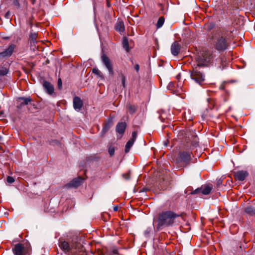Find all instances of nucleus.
Returning a JSON list of instances; mask_svg holds the SVG:
<instances>
[{"label": "nucleus", "instance_id": "25", "mask_svg": "<svg viewBox=\"0 0 255 255\" xmlns=\"http://www.w3.org/2000/svg\"><path fill=\"white\" fill-rule=\"evenodd\" d=\"M245 212L251 215L255 214V209L252 207H248L245 209Z\"/></svg>", "mask_w": 255, "mask_h": 255}, {"label": "nucleus", "instance_id": "6", "mask_svg": "<svg viewBox=\"0 0 255 255\" xmlns=\"http://www.w3.org/2000/svg\"><path fill=\"white\" fill-rule=\"evenodd\" d=\"M192 153L189 151L180 152L178 154L177 162L181 166L187 165L191 159Z\"/></svg>", "mask_w": 255, "mask_h": 255}, {"label": "nucleus", "instance_id": "20", "mask_svg": "<svg viewBox=\"0 0 255 255\" xmlns=\"http://www.w3.org/2000/svg\"><path fill=\"white\" fill-rule=\"evenodd\" d=\"M126 109L129 114L132 115L136 112L137 107L135 105L128 104L126 105Z\"/></svg>", "mask_w": 255, "mask_h": 255}, {"label": "nucleus", "instance_id": "7", "mask_svg": "<svg viewBox=\"0 0 255 255\" xmlns=\"http://www.w3.org/2000/svg\"><path fill=\"white\" fill-rule=\"evenodd\" d=\"M213 58L212 54L210 51H205L198 57V65L199 66L206 65Z\"/></svg>", "mask_w": 255, "mask_h": 255}, {"label": "nucleus", "instance_id": "3", "mask_svg": "<svg viewBox=\"0 0 255 255\" xmlns=\"http://www.w3.org/2000/svg\"><path fill=\"white\" fill-rule=\"evenodd\" d=\"M180 215L171 211H163L159 213L156 221V230L160 231L164 228L173 226L175 220Z\"/></svg>", "mask_w": 255, "mask_h": 255}, {"label": "nucleus", "instance_id": "31", "mask_svg": "<svg viewBox=\"0 0 255 255\" xmlns=\"http://www.w3.org/2000/svg\"><path fill=\"white\" fill-rule=\"evenodd\" d=\"M57 85L59 89H61L62 86V81L61 78H59L58 80Z\"/></svg>", "mask_w": 255, "mask_h": 255}, {"label": "nucleus", "instance_id": "37", "mask_svg": "<svg viewBox=\"0 0 255 255\" xmlns=\"http://www.w3.org/2000/svg\"><path fill=\"white\" fill-rule=\"evenodd\" d=\"M222 183V181L221 180H219L218 181V185H219L220 184H221Z\"/></svg>", "mask_w": 255, "mask_h": 255}, {"label": "nucleus", "instance_id": "24", "mask_svg": "<svg viewBox=\"0 0 255 255\" xmlns=\"http://www.w3.org/2000/svg\"><path fill=\"white\" fill-rule=\"evenodd\" d=\"M92 73L102 79L104 78L103 73L97 68L92 69Z\"/></svg>", "mask_w": 255, "mask_h": 255}, {"label": "nucleus", "instance_id": "2", "mask_svg": "<svg viewBox=\"0 0 255 255\" xmlns=\"http://www.w3.org/2000/svg\"><path fill=\"white\" fill-rule=\"evenodd\" d=\"M59 247L67 255H86L81 245L73 240H59Z\"/></svg>", "mask_w": 255, "mask_h": 255}, {"label": "nucleus", "instance_id": "28", "mask_svg": "<svg viewBox=\"0 0 255 255\" xmlns=\"http://www.w3.org/2000/svg\"><path fill=\"white\" fill-rule=\"evenodd\" d=\"M19 99L23 100L22 104L24 105H28L29 103L31 101V99L30 98H25V97H21Z\"/></svg>", "mask_w": 255, "mask_h": 255}, {"label": "nucleus", "instance_id": "18", "mask_svg": "<svg viewBox=\"0 0 255 255\" xmlns=\"http://www.w3.org/2000/svg\"><path fill=\"white\" fill-rule=\"evenodd\" d=\"M127 124L125 122L119 123L116 126V131L121 134H123L126 128Z\"/></svg>", "mask_w": 255, "mask_h": 255}, {"label": "nucleus", "instance_id": "22", "mask_svg": "<svg viewBox=\"0 0 255 255\" xmlns=\"http://www.w3.org/2000/svg\"><path fill=\"white\" fill-rule=\"evenodd\" d=\"M118 79L120 80L122 83V86L124 88L126 87V77L123 73H119Z\"/></svg>", "mask_w": 255, "mask_h": 255}, {"label": "nucleus", "instance_id": "16", "mask_svg": "<svg viewBox=\"0 0 255 255\" xmlns=\"http://www.w3.org/2000/svg\"><path fill=\"white\" fill-rule=\"evenodd\" d=\"M180 49V44L178 42L175 41L172 44L171 46V53L173 55L176 56L179 53Z\"/></svg>", "mask_w": 255, "mask_h": 255}, {"label": "nucleus", "instance_id": "4", "mask_svg": "<svg viewBox=\"0 0 255 255\" xmlns=\"http://www.w3.org/2000/svg\"><path fill=\"white\" fill-rule=\"evenodd\" d=\"M15 255H27L31 251V247L29 243L26 242L23 244H17L12 249Z\"/></svg>", "mask_w": 255, "mask_h": 255}, {"label": "nucleus", "instance_id": "15", "mask_svg": "<svg viewBox=\"0 0 255 255\" xmlns=\"http://www.w3.org/2000/svg\"><path fill=\"white\" fill-rule=\"evenodd\" d=\"M82 100L79 97L76 96L73 99V107L76 111H79L83 107Z\"/></svg>", "mask_w": 255, "mask_h": 255}, {"label": "nucleus", "instance_id": "9", "mask_svg": "<svg viewBox=\"0 0 255 255\" xmlns=\"http://www.w3.org/2000/svg\"><path fill=\"white\" fill-rule=\"evenodd\" d=\"M192 79L199 85H202L205 81V76L197 70H194L191 74Z\"/></svg>", "mask_w": 255, "mask_h": 255}, {"label": "nucleus", "instance_id": "30", "mask_svg": "<svg viewBox=\"0 0 255 255\" xmlns=\"http://www.w3.org/2000/svg\"><path fill=\"white\" fill-rule=\"evenodd\" d=\"M7 182L9 183H12L14 182V179L11 176H8L7 177Z\"/></svg>", "mask_w": 255, "mask_h": 255}, {"label": "nucleus", "instance_id": "11", "mask_svg": "<svg viewBox=\"0 0 255 255\" xmlns=\"http://www.w3.org/2000/svg\"><path fill=\"white\" fill-rule=\"evenodd\" d=\"M212 189V186L210 185H205L204 186H202L200 188H198L196 189L193 192V194H198L201 193L202 194L207 195L210 193L211 190Z\"/></svg>", "mask_w": 255, "mask_h": 255}, {"label": "nucleus", "instance_id": "36", "mask_svg": "<svg viewBox=\"0 0 255 255\" xmlns=\"http://www.w3.org/2000/svg\"><path fill=\"white\" fill-rule=\"evenodd\" d=\"M113 253L114 254H118V251L117 250H114L113 251Z\"/></svg>", "mask_w": 255, "mask_h": 255}, {"label": "nucleus", "instance_id": "8", "mask_svg": "<svg viewBox=\"0 0 255 255\" xmlns=\"http://www.w3.org/2000/svg\"><path fill=\"white\" fill-rule=\"evenodd\" d=\"M101 60L103 64L107 69L110 75H113L114 73L113 65L112 60L105 54L101 56Z\"/></svg>", "mask_w": 255, "mask_h": 255}, {"label": "nucleus", "instance_id": "17", "mask_svg": "<svg viewBox=\"0 0 255 255\" xmlns=\"http://www.w3.org/2000/svg\"><path fill=\"white\" fill-rule=\"evenodd\" d=\"M14 49V45L13 44L10 45L5 50L0 53V58L11 56L13 52Z\"/></svg>", "mask_w": 255, "mask_h": 255}, {"label": "nucleus", "instance_id": "39", "mask_svg": "<svg viewBox=\"0 0 255 255\" xmlns=\"http://www.w3.org/2000/svg\"><path fill=\"white\" fill-rule=\"evenodd\" d=\"M32 0V3H33V4H34V0Z\"/></svg>", "mask_w": 255, "mask_h": 255}, {"label": "nucleus", "instance_id": "38", "mask_svg": "<svg viewBox=\"0 0 255 255\" xmlns=\"http://www.w3.org/2000/svg\"><path fill=\"white\" fill-rule=\"evenodd\" d=\"M145 190H146V189L145 188H143L142 191H144ZM140 192H141V190Z\"/></svg>", "mask_w": 255, "mask_h": 255}, {"label": "nucleus", "instance_id": "13", "mask_svg": "<svg viewBox=\"0 0 255 255\" xmlns=\"http://www.w3.org/2000/svg\"><path fill=\"white\" fill-rule=\"evenodd\" d=\"M137 137V132L133 131L131 138L127 142L125 147V152L128 153L129 151L130 148L133 145Z\"/></svg>", "mask_w": 255, "mask_h": 255}, {"label": "nucleus", "instance_id": "23", "mask_svg": "<svg viewBox=\"0 0 255 255\" xmlns=\"http://www.w3.org/2000/svg\"><path fill=\"white\" fill-rule=\"evenodd\" d=\"M123 47L126 50V51H129L128 41L127 37H124L123 40Z\"/></svg>", "mask_w": 255, "mask_h": 255}, {"label": "nucleus", "instance_id": "12", "mask_svg": "<svg viewBox=\"0 0 255 255\" xmlns=\"http://www.w3.org/2000/svg\"><path fill=\"white\" fill-rule=\"evenodd\" d=\"M234 175L237 180L244 181L248 176L249 173L247 171L240 170L234 172Z\"/></svg>", "mask_w": 255, "mask_h": 255}, {"label": "nucleus", "instance_id": "29", "mask_svg": "<svg viewBox=\"0 0 255 255\" xmlns=\"http://www.w3.org/2000/svg\"><path fill=\"white\" fill-rule=\"evenodd\" d=\"M108 152L111 156H113L115 153V148L113 146H110L109 148Z\"/></svg>", "mask_w": 255, "mask_h": 255}, {"label": "nucleus", "instance_id": "34", "mask_svg": "<svg viewBox=\"0 0 255 255\" xmlns=\"http://www.w3.org/2000/svg\"><path fill=\"white\" fill-rule=\"evenodd\" d=\"M124 178L126 179H128L129 178V176L128 174L123 175Z\"/></svg>", "mask_w": 255, "mask_h": 255}, {"label": "nucleus", "instance_id": "1", "mask_svg": "<svg viewBox=\"0 0 255 255\" xmlns=\"http://www.w3.org/2000/svg\"><path fill=\"white\" fill-rule=\"evenodd\" d=\"M232 32V30L224 29L214 30L209 36V42L215 50L219 52L224 51L230 45Z\"/></svg>", "mask_w": 255, "mask_h": 255}, {"label": "nucleus", "instance_id": "5", "mask_svg": "<svg viewBox=\"0 0 255 255\" xmlns=\"http://www.w3.org/2000/svg\"><path fill=\"white\" fill-rule=\"evenodd\" d=\"M185 141V146L191 150L195 149L198 146V138L194 132H190L189 134H187Z\"/></svg>", "mask_w": 255, "mask_h": 255}, {"label": "nucleus", "instance_id": "10", "mask_svg": "<svg viewBox=\"0 0 255 255\" xmlns=\"http://www.w3.org/2000/svg\"><path fill=\"white\" fill-rule=\"evenodd\" d=\"M83 179L81 177L75 178L71 180L69 183L65 185L64 187L66 188H77L80 186L83 182Z\"/></svg>", "mask_w": 255, "mask_h": 255}, {"label": "nucleus", "instance_id": "26", "mask_svg": "<svg viewBox=\"0 0 255 255\" xmlns=\"http://www.w3.org/2000/svg\"><path fill=\"white\" fill-rule=\"evenodd\" d=\"M164 22V18L163 16H161L159 18L157 22L156 23V27L157 28H159L162 26Z\"/></svg>", "mask_w": 255, "mask_h": 255}, {"label": "nucleus", "instance_id": "40", "mask_svg": "<svg viewBox=\"0 0 255 255\" xmlns=\"http://www.w3.org/2000/svg\"><path fill=\"white\" fill-rule=\"evenodd\" d=\"M108 6H110V4H109V3H108Z\"/></svg>", "mask_w": 255, "mask_h": 255}, {"label": "nucleus", "instance_id": "32", "mask_svg": "<svg viewBox=\"0 0 255 255\" xmlns=\"http://www.w3.org/2000/svg\"><path fill=\"white\" fill-rule=\"evenodd\" d=\"M209 103L211 104L212 105H213V107L214 106L215 102L213 99H209L208 100Z\"/></svg>", "mask_w": 255, "mask_h": 255}, {"label": "nucleus", "instance_id": "35", "mask_svg": "<svg viewBox=\"0 0 255 255\" xmlns=\"http://www.w3.org/2000/svg\"><path fill=\"white\" fill-rule=\"evenodd\" d=\"M118 209H119V208H118V206H115V207H114L113 210H114V211L116 212V211H117L118 210Z\"/></svg>", "mask_w": 255, "mask_h": 255}, {"label": "nucleus", "instance_id": "27", "mask_svg": "<svg viewBox=\"0 0 255 255\" xmlns=\"http://www.w3.org/2000/svg\"><path fill=\"white\" fill-rule=\"evenodd\" d=\"M8 70L3 66L0 67V76H4L7 74Z\"/></svg>", "mask_w": 255, "mask_h": 255}, {"label": "nucleus", "instance_id": "21", "mask_svg": "<svg viewBox=\"0 0 255 255\" xmlns=\"http://www.w3.org/2000/svg\"><path fill=\"white\" fill-rule=\"evenodd\" d=\"M115 29L117 31L122 32L125 30V25L123 21H119L117 22Z\"/></svg>", "mask_w": 255, "mask_h": 255}, {"label": "nucleus", "instance_id": "19", "mask_svg": "<svg viewBox=\"0 0 255 255\" xmlns=\"http://www.w3.org/2000/svg\"><path fill=\"white\" fill-rule=\"evenodd\" d=\"M37 35L38 34L37 32H33L32 30L30 31L29 37V41L31 45H32V44L34 45L37 42Z\"/></svg>", "mask_w": 255, "mask_h": 255}, {"label": "nucleus", "instance_id": "14", "mask_svg": "<svg viewBox=\"0 0 255 255\" xmlns=\"http://www.w3.org/2000/svg\"><path fill=\"white\" fill-rule=\"evenodd\" d=\"M42 85L45 91L48 94L52 95L53 94L54 88L51 83L45 80H43Z\"/></svg>", "mask_w": 255, "mask_h": 255}, {"label": "nucleus", "instance_id": "33", "mask_svg": "<svg viewBox=\"0 0 255 255\" xmlns=\"http://www.w3.org/2000/svg\"><path fill=\"white\" fill-rule=\"evenodd\" d=\"M134 69L137 72H138L139 70V65L138 64H136L135 65Z\"/></svg>", "mask_w": 255, "mask_h": 255}]
</instances>
